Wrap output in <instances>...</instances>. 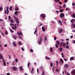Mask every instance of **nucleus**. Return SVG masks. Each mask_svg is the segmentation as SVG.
<instances>
[{"mask_svg":"<svg viewBox=\"0 0 75 75\" xmlns=\"http://www.w3.org/2000/svg\"><path fill=\"white\" fill-rule=\"evenodd\" d=\"M55 46L57 48H58V45L57 44H55Z\"/></svg>","mask_w":75,"mask_h":75,"instance_id":"35","label":"nucleus"},{"mask_svg":"<svg viewBox=\"0 0 75 75\" xmlns=\"http://www.w3.org/2000/svg\"><path fill=\"white\" fill-rule=\"evenodd\" d=\"M74 58L73 57H71L70 58V61H72V60H74Z\"/></svg>","mask_w":75,"mask_h":75,"instance_id":"18","label":"nucleus"},{"mask_svg":"<svg viewBox=\"0 0 75 75\" xmlns=\"http://www.w3.org/2000/svg\"><path fill=\"white\" fill-rule=\"evenodd\" d=\"M9 20H10V19L11 18V16H9Z\"/></svg>","mask_w":75,"mask_h":75,"instance_id":"53","label":"nucleus"},{"mask_svg":"<svg viewBox=\"0 0 75 75\" xmlns=\"http://www.w3.org/2000/svg\"><path fill=\"white\" fill-rule=\"evenodd\" d=\"M66 10L67 11L68 10V11H70L71 10V9H69V8H66Z\"/></svg>","mask_w":75,"mask_h":75,"instance_id":"30","label":"nucleus"},{"mask_svg":"<svg viewBox=\"0 0 75 75\" xmlns=\"http://www.w3.org/2000/svg\"><path fill=\"white\" fill-rule=\"evenodd\" d=\"M13 44L14 46L15 47H16V46H17V45H16V44L15 42H13Z\"/></svg>","mask_w":75,"mask_h":75,"instance_id":"19","label":"nucleus"},{"mask_svg":"<svg viewBox=\"0 0 75 75\" xmlns=\"http://www.w3.org/2000/svg\"><path fill=\"white\" fill-rule=\"evenodd\" d=\"M10 25H11V26L12 25V26H14V24H13L12 23H11L10 24Z\"/></svg>","mask_w":75,"mask_h":75,"instance_id":"45","label":"nucleus"},{"mask_svg":"<svg viewBox=\"0 0 75 75\" xmlns=\"http://www.w3.org/2000/svg\"><path fill=\"white\" fill-rule=\"evenodd\" d=\"M2 61H3V64L4 66H6V62H5L4 59H3Z\"/></svg>","mask_w":75,"mask_h":75,"instance_id":"6","label":"nucleus"},{"mask_svg":"<svg viewBox=\"0 0 75 75\" xmlns=\"http://www.w3.org/2000/svg\"><path fill=\"white\" fill-rule=\"evenodd\" d=\"M42 75H45V72L44 71H42Z\"/></svg>","mask_w":75,"mask_h":75,"instance_id":"39","label":"nucleus"},{"mask_svg":"<svg viewBox=\"0 0 75 75\" xmlns=\"http://www.w3.org/2000/svg\"><path fill=\"white\" fill-rule=\"evenodd\" d=\"M42 31H44L45 30V28H44V27H42Z\"/></svg>","mask_w":75,"mask_h":75,"instance_id":"22","label":"nucleus"},{"mask_svg":"<svg viewBox=\"0 0 75 75\" xmlns=\"http://www.w3.org/2000/svg\"><path fill=\"white\" fill-rule=\"evenodd\" d=\"M6 11H7V14H8V12H9V11H8V9H6Z\"/></svg>","mask_w":75,"mask_h":75,"instance_id":"46","label":"nucleus"},{"mask_svg":"<svg viewBox=\"0 0 75 75\" xmlns=\"http://www.w3.org/2000/svg\"><path fill=\"white\" fill-rule=\"evenodd\" d=\"M57 39V37L56 36L54 37V40H56Z\"/></svg>","mask_w":75,"mask_h":75,"instance_id":"55","label":"nucleus"},{"mask_svg":"<svg viewBox=\"0 0 75 75\" xmlns=\"http://www.w3.org/2000/svg\"><path fill=\"white\" fill-rule=\"evenodd\" d=\"M41 16L42 17V18H45V14H44L43 13H42L41 14Z\"/></svg>","mask_w":75,"mask_h":75,"instance_id":"13","label":"nucleus"},{"mask_svg":"<svg viewBox=\"0 0 75 75\" xmlns=\"http://www.w3.org/2000/svg\"><path fill=\"white\" fill-rule=\"evenodd\" d=\"M3 7L0 6V11H2L3 10Z\"/></svg>","mask_w":75,"mask_h":75,"instance_id":"29","label":"nucleus"},{"mask_svg":"<svg viewBox=\"0 0 75 75\" xmlns=\"http://www.w3.org/2000/svg\"><path fill=\"white\" fill-rule=\"evenodd\" d=\"M74 21H75V19H72L70 21L71 23H73V22H74Z\"/></svg>","mask_w":75,"mask_h":75,"instance_id":"16","label":"nucleus"},{"mask_svg":"<svg viewBox=\"0 0 75 75\" xmlns=\"http://www.w3.org/2000/svg\"><path fill=\"white\" fill-rule=\"evenodd\" d=\"M46 59H48V60H51V58L47 56H46Z\"/></svg>","mask_w":75,"mask_h":75,"instance_id":"10","label":"nucleus"},{"mask_svg":"<svg viewBox=\"0 0 75 75\" xmlns=\"http://www.w3.org/2000/svg\"><path fill=\"white\" fill-rule=\"evenodd\" d=\"M4 13H5L6 14H7V11H6L5 10L4 11Z\"/></svg>","mask_w":75,"mask_h":75,"instance_id":"61","label":"nucleus"},{"mask_svg":"<svg viewBox=\"0 0 75 75\" xmlns=\"http://www.w3.org/2000/svg\"><path fill=\"white\" fill-rule=\"evenodd\" d=\"M72 17L73 18H75V13H74L72 15Z\"/></svg>","mask_w":75,"mask_h":75,"instance_id":"24","label":"nucleus"},{"mask_svg":"<svg viewBox=\"0 0 75 75\" xmlns=\"http://www.w3.org/2000/svg\"><path fill=\"white\" fill-rule=\"evenodd\" d=\"M60 62L62 63V64H63L64 63V61H63V60H62V59H61L60 60Z\"/></svg>","mask_w":75,"mask_h":75,"instance_id":"20","label":"nucleus"},{"mask_svg":"<svg viewBox=\"0 0 75 75\" xmlns=\"http://www.w3.org/2000/svg\"><path fill=\"white\" fill-rule=\"evenodd\" d=\"M56 62H57V66H58V61H56Z\"/></svg>","mask_w":75,"mask_h":75,"instance_id":"60","label":"nucleus"},{"mask_svg":"<svg viewBox=\"0 0 75 75\" xmlns=\"http://www.w3.org/2000/svg\"><path fill=\"white\" fill-rule=\"evenodd\" d=\"M61 54H62V58H64V54H63V53H61Z\"/></svg>","mask_w":75,"mask_h":75,"instance_id":"37","label":"nucleus"},{"mask_svg":"<svg viewBox=\"0 0 75 75\" xmlns=\"http://www.w3.org/2000/svg\"><path fill=\"white\" fill-rule=\"evenodd\" d=\"M10 30L11 33H13V31L12 30H11L10 29Z\"/></svg>","mask_w":75,"mask_h":75,"instance_id":"58","label":"nucleus"},{"mask_svg":"<svg viewBox=\"0 0 75 75\" xmlns=\"http://www.w3.org/2000/svg\"><path fill=\"white\" fill-rule=\"evenodd\" d=\"M0 58L2 59H4L3 56V55H2V54H0Z\"/></svg>","mask_w":75,"mask_h":75,"instance_id":"8","label":"nucleus"},{"mask_svg":"<svg viewBox=\"0 0 75 75\" xmlns=\"http://www.w3.org/2000/svg\"><path fill=\"white\" fill-rule=\"evenodd\" d=\"M37 28H36L35 29V32L34 33V34H35V33H36V32H37Z\"/></svg>","mask_w":75,"mask_h":75,"instance_id":"32","label":"nucleus"},{"mask_svg":"<svg viewBox=\"0 0 75 75\" xmlns=\"http://www.w3.org/2000/svg\"><path fill=\"white\" fill-rule=\"evenodd\" d=\"M12 27V28L13 30H16V28L17 27V24L16 23Z\"/></svg>","mask_w":75,"mask_h":75,"instance_id":"3","label":"nucleus"},{"mask_svg":"<svg viewBox=\"0 0 75 75\" xmlns=\"http://www.w3.org/2000/svg\"><path fill=\"white\" fill-rule=\"evenodd\" d=\"M44 38L45 40V41L47 40V38L46 37H45Z\"/></svg>","mask_w":75,"mask_h":75,"instance_id":"62","label":"nucleus"},{"mask_svg":"<svg viewBox=\"0 0 75 75\" xmlns=\"http://www.w3.org/2000/svg\"><path fill=\"white\" fill-rule=\"evenodd\" d=\"M14 18L15 19V21L16 22V23L17 24H19L20 23V22H19V20L15 16H13Z\"/></svg>","mask_w":75,"mask_h":75,"instance_id":"1","label":"nucleus"},{"mask_svg":"<svg viewBox=\"0 0 75 75\" xmlns=\"http://www.w3.org/2000/svg\"><path fill=\"white\" fill-rule=\"evenodd\" d=\"M9 10L10 11H11L12 10V6H10L9 8Z\"/></svg>","mask_w":75,"mask_h":75,"instance_id":"36","label":"nucleus"},{"mask_svg":"<svg viewBox=\"0 0 75 75\" xmlns=\"http://www.w3.org/2000/svg\"><path fill=\"white\" fill-rule=\"evenodd\" d=\"M37 73H39V70H38V68L37 69Z\"/></svg>","mask_w":75,"mask_h":75,"instance_id":"57","label":"nucleus"},{"mask_svg":"<svg viewBox=\"0 0 75 75\" xmlns=\"http://www.w3.org/2000/svg\"><path fill=\"white\" fill-rule=\"evenodd\" d=\"M62 31H63V30H62V29H61L59 31V33H62Z\"/></svg>","mask_w":75,"mask_h":75,"instance_id":"12","label":"nucleus"},{"mask_svg":"<svg viewBox=\"0 0 75 75\" xmlns=\"http://www.w3.org/2000/svg\"><path fill=\"white\" fill-rule=\"evenodd\" d=\"M10 21L12 23H14V21H13V20L12 19H11L10 20Z\"/></svg>","mask_w":75,"mask_h":75,"instance_id":"21","label":"nucleus"},{"mask_svg":"<svg viewBox=\"0 0 75 75\" xmlns=\"http://www.w3.org/2000/svg\"><path fill=\"white\" fill-rule=\"evenodd\" d=\"M53 66V63H51L50 64V67H52Z\"/></svg>","mask_w":75,"mask_h":75,"instance_id":"40","label":"nucleus"},{"mask_svg":"<svg viewBox=\"0 0 75 75\" xmlns=\"http://www.w3.org/2000/svg\"><path fill=\"white\" fill-rule=\"evenodd\" d=\"M64 14L63 13H60V17H64Z\"/></svg>","mask_w":75,"mask_h":75,"instance_id":"7","label":"nucleus"},{"mask_svg":"<svg viewBox=\"0 0 75 75\" xmlns=\"http://www.w3.org/2000/svg\"><path fill=\"white\" fill-rule=\"evenodd\" d=\"M30 52H33L34 51H33V49H31L30 50Z\"/></svg>","mask_w":75,"mask_h":75,"instance_id":"33","label":"nucleus"},{"mask_svg":"<svg viewBox=\"0 0 75 75\" xmlns=\"http://www.w3.org/2000/svg\"><path fill=\"white\" fill-rule=\"evenodd\" d=\"M68 1V0H64V4L66 3Z\"/></svg>","mask_w":75,"mask_h":75,"instance_id":"28","label":"nucleus"},{"mask_svg":"<svg viewBox=\"0 0 75 75\" xmlns=\"http://www.w3.org/2000/svg\"><path fill=\"white\" fill-rule=\"evenodd\" d=\"M71 73L73 75H75V69L72 70Z\"/></svg>","mask_w":75,"mask_h":75,"instance_id":"5","label":"nucleus"},{"mask_svg":"<svg viewBox=\"0 0 75 75\" xmlns=\"http://www.w3.org/2000/svg\"><path fill=\"white\" fill-rule=\"evenodd\" d=\"M13 38L14 40H17V37H16V35H14L13 37Z\"/></svg>","mask_w":75,"mask_h":75,"instance_id":"15","label":"nucleus"},{"mask_svg":"<svg viewBox=\"0 0 75 75\" xmlns=\"http://www.w3.org/2000/svg\"><path fill=\"white\" fill-rule=\"evenodd\" d=\"M62 50H63V48H61L60 49V51L61 52H62Z\"/></svg>","mask_w":75,"mask_h":75,"instance_id":"42","label":"nucleus"},{"mask_svg":"<svg viewBox=\"0 0 75 75\" xmlns=\"http://www.w3.org/2000/svg\"><path fill=\"white\" fill-rule=\"evenodd\" d=\"M72 25L73 26L74 28H75V23H74V22L72 23Z\"/></svg>","mask_w":75,"mask_h":75,"instance_id":"17","label":"nucleus"},{"mask_svg":"<svg viewBox=\"0 0 75 75\" xmlns=\"http://www.w3.org/2000/svg\"><path fill=\"white\" fill-rule=\"evenodd\" d=\"M69 67V65H68V64H64V67H65L66 68H68Z\"/></svg>","mask_w":75,"mask_h":75,"instance_id":"9","label":"nucleus"},{"mask_svg":"<svg viewBox=\"0 0 75 75\" xmlns=\"http://www.w3.org/2000/svg\"><path fill=\"white\" fill-rule=\"evenodd\" d=\"M50 52H52L53 50H52V47H50Z\"/></svg>","mask_w":75,"mask_h":75,"instance_id":"27","label":"nucleus"},{"mask_svg":"<svg viewBox=\"0 0 75 75\" xmlns=\"http://www.w3.org/2000/svg\"><path fill=\"white\" fill-rule=\"evenodd\" d=\"M21 49L23 51H24V49L23 48L21 47Z\"/></svg>","mask_w":75,"mask_h":75,"instance_id":"54","label":"nucleus"},{"mask_svg":"<svg viewBox=\"0 0 75 75\" xmlns=\"http://www.w3.org/2000/svg\"><path fill=\"white\" fill-rule=\"evenodd\" d=\"M59 23H60V25H62V21L60 20H59Z\"/></svg>","mask_w":75,"mask_h":75,"instance_id":"11","label":"nucleus"},{"mask_svg":"<svg viewBox=\"0 0 75 75\" xmlns=\"http://www.w3.org/2000/svg\"><path fill=\"white\" fill-rule=\"evenodd\" d=\"M67 75H70V74L68 73H67Z\"/></svg>","mask_w":75,"mask_h":75,"instance_id":"64","label":"nucleus"},{"mask_svg":"<svg viewBox=\"0 0 75 75\" xmlns=\"http://www.w3.org/2000/svg\"><path fill=\"white\" fill-rule=\"evenodd\" d=\"M9 59H11V56L10 55H9Z\"/></svg>","mask_w":75,"mask_h":75,"instance_id":"52","label":"nucleus"},{"mask_svg":"<svg viewBox=\"0 0 75 75\" xmlns=\"http://www.w3.org/2000/svg\"><path fill=\"white\" fill-rule=\"evenodd\" d=\"M41 25H42V24L41 23L39 26H38V27H41Z\"/></svg>","mask_w":75,"mask_h":75,"instance_id":"51","label":"nucleus"},{"mask_svg":"<svg viewBox=\"0 0 75 75\" xmlns=\"http://www.w3.org/2000/svg\"><path fill=\"white\" fill-rule=\"evenodd\" d=\"M57 44V45H59L60 43H59V42L58 41H57L56 42Z\"/></svg>","mask_w":75,"mask_h":75,"instance_id":"26","label":"nucleus"},{"mask_svg":"<svg viewBox=\"0 0 75 75\" xmlns=\"http://www.w3.org/2000/svg\"><path fill=\"white\" fill-rule=\"evenodd\" d=\"M64 11V9H61L60 10V13H62Z\"/></svg>","mask_w":75,"mask_h":75,"instance_id":"31","label":"nucleus"},{"mask_svg":"<svg viewBox=\"0 0 75 75\" xmlns=\"http://www.w3.org/2000/svg\"><path fill=\"white\" fill-rule=\"evenodd\" d=\"M20 69L21 71H23V67L22 66H20Z\"/></svg>","mask_w":75,"mask_h":75,"instance_id":"23","label":"nucleus"},{"mask_svg":"<svg viewBox=\"0 0 75 75\" xmlns=\"http://www.w3.org/2000/svg\"><path fill=\"white\" fill-rule=\"evenodd\" d=\"M56 13L57 14V13H59V11H57L56 10L55 11Z\"/></svg>","mask_w":75,"mask_h":75,"instance_id":"44","label":"nucleus"},{"mask_svg":"<svg viewBox=\"0 0 75 75\" xmlns=\"http://www.w3.org/2000/svg\"><path fill=\"white\" fill-rule=\"evenodd\" d=\"M5 34L6 35H8V32H7V30L6 31V33H5Z\"/></svg>","mask_w":75,"mask_h":75,"instance_id":"38","label":"nucleus"},{"mask_svg":"<svg viewBox=\"0 0 75 75\" xmlns=\"http://www.w3.org/2000/svg\"><path fill=\"white\" fill-rule=\"evenodd\" d=\"M42 41V36H40V41H38V42L39 43V44L40 45L41 44V42Z\"/></svg>","mask_w":75,"mask_h":75,"instance_id":"2","label":"nucleus"},{"mask_svg":"<svg viewBox=\"0 0 75 75\" xmlns=\"http://www.w3.org/2000/svg\"><path fill=\"white\" fill-rule=\"evenodd\" d=\"M66 48H67V49H68V48H69V46H68V45H67Z\"/></svg>","mask_w":75,"mask_h":75,"instance_id":"47","label":"nucleus"},{"mask_svg":"<svg viewBox=\"0 0 75 75\" xmlns=\"http://www.w3.org/2000/svg\"><path fill=\"white\" fill-rule=\"evenodd\" d=\"M15 60L16 61V62H18V59H17L16 58Z\"/></svg>","mask_w":75,"mask_h":75,"instance_id":"49","label":"nucleus"},{"mask_svg":"<svg viewBox=\"0 0 75 75\" xmlns=\"http://www.w3.org/2000/svg\"><path fill=\"white\" fill-rule=\"evenodd\" d=\"M65 45H66L65 43L64 42H62L60 44V46H62L64 47H65Z\"/></svg>","mask_w":75,"mask_h":75,"instance_id":"4","label":"nucleus"},{"mask_svg":"<svg viewBox=\"0 0 75 75\" xmlns=\"http://www.w3.org/2000/svg\"><path fill=\"white\" fill-rule=\"evenodd\" d=\"M72 6H75V3L74 2H73L72 3Z\"/></svg>","mask_w":75,"mask_h":75,"instance_id":"43","label":"nucleus"},{"mask_svg":"<svg viewBox=\"0 0 75 75\" xmlns=\"http://www.w3.org/2000/svg\"><path fill=\"white\" fill-rule=\"evenodd\" d=\"M18 14V12L17 11H15L14 13V14H15V15H17Z\"/></svg>","mask_w":75,"mask_h":75,"instance_id":"41","label":"nucleus"},{"mask_svg":"<svg viewBox=\"0 0 75 75\" xmlns=\"http://www.w3.org/2000/svg\"><path fill=\"white\" fill-rule=\"evenodd\" d=\"M13 69L14 70V71H17V68L16 67H13Z\"/></svg>","mask_w":75,"mask_h":75,"instance_id":"14","label":"nucleus"},{"mask_svg":"<svg viewBox=\"0 0 75 75\" xmlns=\"http://www.w3.org/2000/svg\"><path fill=\"white\" fill-rule=\"evenodd\" d=\"M66 44L67 45H68V44H69V42H66Z\"/></svg>","mask_w":75,"mask_h":75,"instance_id":"56","label":"nucleus"},{"mask_svg":"<svg viewBox=\"0 0 75 75\" xmlns=\"http://www.w3.org/2000/svg\"><path fill=\"white\" fill-rule=\"evenodd\" d=\"M64 59L65 61H68V60H67V59H65V58H64Z\"/></svg>","mask_w":75,"mask_h":75,"instance_id":"48","label":"nucleus"},{"mask_svg":"<svg viewBox=\"0 0 75 75\" xmlns=\"http://www.w3.org/2000/svg\"><path fill=\"white\" fill-rule=\"evenodd\" d=\"M18 10V8L17 7H16V8L15 9V11H17Z\"/></svg>","mask_w":75,"mask_h":75,"instance_id":"34","label":"nucleus"},{"mask_svg":"<svg viewBox=\"0 0 75 75\" xmlns=\"http://www.w3.org/2000/svg\"><path fill=\"white\" fill-rule=\"evenodd\" d=\"M17 34H18V35H21V34H20L19 32H17Z\"/></svg>","mask_w":75,"mask_h":75,"instance_id":"59","label":"nucleus"},{"mask_svg":"<svg viewBox=\"0 0 75 75\" xmlns=\"http://www.w3.org/2000/svg\"><path fill=\"white\" fill-rule=\"evenodd\" d=\"M30 65V63H29L28 64V67H29V66Z\"/></svg>","mask_w":75,"mask_h":75,"instance_id":"50","label":"nucleus"},{"mask_svg":"<svg viewBox=\"0 0 75 75\" xmlns=\"http://www.w3.org/2000/svg\"><path fill=\"white\" fill-rule=\"evenodd\" d=\"M65 6H66V5H65V4H64L63 5V7L65 8Z\"/></svg>","mask_w":75,"mask_h":75,"instance_id":"63","label":"nucleus"},{"mask_svg":"<svg viewBox=\"0 0 75 75\" xmlns=\"http://www.w3.org/2000/svg\"><path fill=\"white\" fill-rule=\"evenodd\" d=\"M18 44L20 45H22V43L21 42H18Z\"/></svg>","mask_w":75,"mask_h":75,"instance_id":"25","label":"nucleus"}]
</instances>
